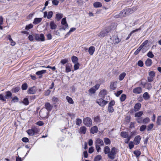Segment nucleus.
I'll return each instance as SVG.
<instances>
[{"mask_svg": "<svg viewBox=\"0 0 161 161\" xmlns=\"http://www.w3.org/2000/svg\"><path fill=\"white\" fill-rule=\"evenodd\" d=\"M102 158L101 156L100 155H98L96 156L94 158V161H100Z\"/></svg>", "mask_w": 161, "mask_h": 161, "instance_id": "46", "label": "nucleus"}, {"mask_svg": "<svg viewBox=\"0 0 161 161\" xmlns=\"http://www.w3.org/2000/svg\"><path fill=\"white\" fill-rule=\"evenodd\" d=\"M20 87L19 86H14L12 89L11 91L13 93H17L20 90Z\"/></svg>", "mask_w": 161, "mask_h": 161, "instance_id": "31", "label": "nucleus"}, {"mask_svg": "<svg viewBox=\"0 0 161 161\" xmlns=\"http://www.w3.org/2000/svg\"><path fill=\"white\" fill-rule=\"evenodd\" d=\"M156 124L158 125H161V116H158L157 119Z\"/></svg>", "mask_w": 161, "mask_h": 161, "instance_id": "39", "label": "nucleus"}, {"mask_svg": "<svg viewBox=\"0 0 161 161\" xmlns=\"http://www.w3.org/2000/svg\"><path fill=\"white\" fill-rule=\"evenodd\" d=\"M137 65L138 66L142 67L143 66L144 64L142 61L140 60L137 62Z\"/></svg>", "mask_w": 161, "mask_h": 161, "instance_id": "60", "label": "nucleus"}, {"mask_svg": "<svg viewBox=\"0 0 161 161\" xmlns=\"http://www.w3.org/2000/svg\"><path fill=\"white\" fill-rule=\"evenodd\" d=\"M22 102L25 105H28L29 103L28 98L27 97L24 98Z\"/></svg>", "mask_w": 161, "mask_h": 161, "instance_id": "43", "label": "nucleus"}, {"mask_svg": "<svg viewBox=\"0 0 161 161\" xmlns=\"http://www.w3.org/2000/svg\"><path fill=\"white\" fill-rule=\"evenodd\" d=\"M141 107V104L139 103H138L135 104L134 107V110L136 112L140 109Z\"/></svg>", "mask_w": 161, "mask_h": 161, "instance_id": "20", "label": "nucleus"}, {"mask_svg": "<svg viewBox=\"0 0 161 161\" xmlns=\"http://www.w3.org/2000/svg\"><path fill=\"white\" fill-rule=\"evenodd\" d=\"M66 99L69 103L71 104H73L74 103V101H73L72 98L68 96H66Z\"/></svg>", "mask_w": 161, "mask_h": 161, "instance_id": "38", "label": "nucleus"}, {"mask_svg": "<svg viewBox=\"0 0 161 161\" xmlns=\"http://www.w3.org/2000/svg\"><path fill=\"white\" fill-rule=\"evenodd\" d=\"M141 139V137L140 135H138L136 136L134 140V144L136 145L139 144L140 143Z\"/></svg>", "mask_w": 161, "mask_h": 161, "instance_id": "14", "label": "nucleus"}, {"mask_svg": "<svg viewBox=\"0 0 161 161\" xmlns=\"http://www.w3.org/2000/svg\"><path fill=\"white\" fill-rule=\"evenodd\" d=\"M33 25L32 24H30L25 26V29L26 30H28L33 27Z\"/></svg>", "mask_w": 161, "mask_h": 161, "instance_id": "47", "label": "nucleus"}, {"mask_svg": "<svg viewBox=\"0 0 161 161\" xmlns=\"http://www.w3.org/2000/svg\"><path fill=\"white\" fill-rule=\"evenodd\" d=\"M61 24L62 25L64 26L62 27V29L64 30H65L66 28H68V24L67 23L66 18H63L62 19Z\"/></svg>", "mask_w": 161, "mask_h": 161, "instance_id": "11", "label": "nucleus"}, {"mask_svg": "<svg viewBox=\"0 0 161 161\" xmlns=\"http://www.w3.org/2000/svg\"><path fill=\"white\" fill-rule=\"evenodd\" d=\"M19 101V98L18 97L16 96H15L11 100V102H12L15 103V102H17Z\"/></svg>", "mask_w": 161, "mask_h": 161, "instance_id": "57", "label": "nucleus"}, {"mask_svg": "<svg viewBox=\"0 0 161 161\" xmlns=\"http://www.w3.org/2000/svg\"><path fill=\"white\" fill-rule=\"evenodd\" d=\"M103 152L105 154H107L108 157L109 159L114 160L118 152V150L115 147H112L110 149L108 146H106L104 147Z\"/></svg>", "mask_w": 161, "mask_h": 161, "instance_id": "1", "label": "nucleus"}, {"mask_svg": "<svg viewBox=\"0 0 161 161\" xmlns=\"http://www.w3.org/2000/svg\"><path fill=\"white\" fill-rule=\"evenodd\" d=\"M127 139H125V143H128L131 139V137L130 136H128V137H127Z\"/></svg>", "mask_w": 161, "mask_h": 161, "instance_id": "62", "label": "nucleus"}, {"mask_svg": "<svg viewBox=\"0 0 161 161\" xmlns=\"http://www.w3.org/2000/svg\"><path fill=\"white\" fill-rule=\"evenodd\" d=\"M72 66L71 64H67L65 66V71L67 73H68L71 71V68Z\"/></svg>", "mask_w": 161, "mask_h": 161, "instance_id": "19", "label": "nucleus"}, {"mask_svg": "<svg viewBox=\"0 0 161 161\" xmlns=\"http://www.w3.org/2000/svg\"><path fill=\"white\" fill-rule=\"evenodd\" d=\"M155 72L154 71H151L149 73V76L147 77V80L149 82H152L153 81L155 77Z\"/></svg>", "mask_w": 161, "mask_h": 161, "instance_id": "6", "label": "nucleus"}, {"mask_svg": "<svg viewBox=\"0 0 161 161\" xmlns=\"http://www.w3.org/2000/svg\"><path fill=\"white\" fill-rule=\"evenodd\" d=\"M129 147L130 149H131L134 147V144L133 142L132 141L130 142L129 144Z\"/></svg>", "mask_w": 161, "mask_h": 161, "instance_id": "59", "label": "nucleus"}, {"mask_svg": "<svg viewBox=\"0 0 161 161\" xmlns=\"http://www.w3.org/2000/svg\"><path fill=\"white\" fill-rule=\"evenodd\" d=\"M107 94V91L105 89H103L100 91L99 95L101 97L104 98L105 97V96Z\"/></svg>", "mask_w": 161, "mask_h": 161, "instance_id": "17", "label": "nucleus"}, {"mask_svg": "<svg viewBox=\"0 0 161 161\" xmlns=\"http://www.w3.org/2000/svg\"><path fill=\"white\" fill-rule=\"evenodd\" d=\"M94 121L96 122H100L101 121L100 117L99 116H97L94 118Z\"/></svg>", "mask_w": 161, "mask_h": 161, "instance_id": "50", "label": "nucleus"}, {"mask_svg": "<svg viewBox=\"0 0 161 161\" xmlns=\"http://www.w3.org/2000/svg\"><path fill=\"white\" fill-rule=\"evenodd\" d=\"M52 100L53 102L57 103L59 99L55 97H53L52 98Z\"/></svg>", "mask_w": 161, "mask_h": 161, "instance_id": "63", "label": "nucleus"}, {"mask_svg": "<svg viewBox=\"0 0 161 161\" xmlns=\"http://www.w3.org/2000/svg\"><path fill=\"white\" fill-rule=\"evenodd\" d=\"M122 92L123 91L122 90L118 91L117 92L115 93V96L117 97H118Z\"/></svg>", "mask_w": 161, "mask_h": 161, "instance_id": "64", "label": "nucleus"}, {"mask_svg": "<svg viewBox=\"0 0 161 161\" xmlns=\"http://www.w3.org/2000/svg\"><path fill=\"white\" fill-rule=\"evenodd\" d=\"M128 134L126 132L123 131L120 133V136L123 138H126L128 137Z\"/></svg>", "mask_w": 161, "mask_h": 161, "instance_id": "35", "label": "nucleus"}, {"mask_svg": "<svg viewBox=\"0 0 161 161\" xmlns=\"http://www.w3.org/2000/svg\"><path fill=\"white\" fill-rule=\"evenodd\" d=\"M28 87V86L27 83H25L22 84L21 86V89L23 90H26Z\"/></svg>", "mask_w": 161, "mask_h": 161, "instance_id": "42", "label": "nucleus"}, {"mask_svg": "<svg viewBox=\"0 0 161 161\" xmlns=\"http://www.w3.org/2000/svg\"><path fill=\"white\" fill-rule=\"evenodd\" d=\"M104 142L105 144L106 145H110L111 144V141L108 138H105L104 139Z\"/></svg>", "mask_w": 161, "mask_h": 161, "instance_id": "41", "label": "nucleus"}, {"mask_svg": "<svg viewBox=\"0 0 161 161\" xmlns=\"http://www.w3.org/2000/svg\"><path fill=\"white\" fill-rule=\"evenodd\" d=\"M108 110L109 113H112L114 111V109L112 106H108Z\"/></svg>", "mask_w": 161, "mask_h": 161, "instance_id": "55", "label": "nucleus"}, {"mask_svg": "<svg viewBox=\"0 0 161 161\" xmlns=\"http://www.w3.org/2000/svg\"><path fill=\"white\" fill-rule=\"evenodd\" d=\"M42 20V18H36L34 19L33 23L34 25H36L40 23Z\"/></svg>", "mask_w": 161, "mask_h": 161, "instance_id": "24", "label": "nucleus"}, {"mask_svg": "<svg viewBox=\"0 0 161 161\" xmlns=\"http://www.w3.org/2000/svg\"><path fill=\"white\" fill-rule=\"evenodd\" d=\"M126 75V73L125 72H123L121 73L119 76V80L120 81L122 80Z\"/></svg>", "mask_w": 161, "mask_h": 161, "instance_id": "34", "label": "nucleus"}, {"mask_svg": "<svg viewBox=\"0 0 161 161\" xmlns=\"http://www.w3.org/2000/svg\"><path fill=\"white\" fill-rule=\"evenodd\" d=\"M68 58H65L62 59L60 61V63L64 65V64L68 63Z\"/></svg>", "mask_w": 161, "mask_h": 161, "instance_id": "54", "label": "nucleus"}, {"mask_svg": "<svg viewBox=\"0 0 161 161\" xmlns=\"http://www.w3.org/2000/svg\"><path fill=\"white\" fill-rule=\"evenodd\" d=\"M45 107L48 111H50L52 109L53 106L49 103H46L45 105Z\"/></svg>", "mask_w": 161, "mask_h": 161, "instance_id": "15", "label": "nucleus"}, {"mask_svg": "<svg viewBox=\"0 0 161 161\" xmlns=\"http://www.w3.org/2000/svg\"><path fill=\"white\" fill-rule=\"evenodd\" d=\"M133 153L136 157H138L141 154V152L139 150H135Z\"/></svg>", "mask_w": 161, "mask_h": 161, "instance_id": "44", "label": "nucleus"}, {"mask_svg": "<svg viewBox=\"0 0 161 161\" xmlns=\"http://www.w3.org/2000/svg\"><path fill=\"white\" fill-rule=\"evenodd\" d=\"M74 64H75L74 66V70H77L79 69L80 67V64L79 63Z\"/></svg>", "mask_w": 161, "mask_h": 161, "instance_id": "53", "label": "nucleus"}, {"mask_svg": "<svg viewBox=\"0 0 161 161\" xmlns=\"http://www.w3.org/2000/svg\"><path fill=\"white\" fill-rule=\"evenodd\" d=\"M153 126L154 125L153 124H150L147 126V130L148 131L151 130L153 128Z\"/></svg>", "mask_w": 161, "mask_h": 161, "instance_id": "45", "label": "nucleus"}, {"mask_svg": "<svg viewBox=\"0 0 161 161\" xmlns=\"http://www.w3.org/2000/svg\"><path fill=\"white\" fill-rule=\"evenodd\" d=\"M87 130L86 127L84 126H81L80 129L79 131L80 132L81 134H86Z\"/></svg>", "mask_w": 161, "mask_h": 161, "instance_id": "21", "label": "nucleus"}, {"mask_svg": "<svg viewBox=\"0 0 161 161\" xmlns=\"http://www.w3.org/2000/svg\"><path fill=\"white\" fill-rule=\"evenodd\" d=\"M141 30V27H140L139 28L137 29L136 30H134L133 31H132L128 35V36L126 38V40H128L130 37V36H131L132 34L133 33L137 31H140Z\"/></svg>", "mask_w": 161, "mask_h": 161, "instance_id": "28", "label": "nucleus"}, {"mask_svg": "<svg viewBox=\"0 0 161 161\" xmlns=\"http://www.w3.org/2000/svg\"><path fill=\"white\" fill-rule=\"evenodd\" d=\"M96 102L101 107L104 106L108 103L103 100V98L97 100Z\"/></svg>", "mask_w": 161, "mask_h": 161, "instance_id": "9", "label": "nucleus"}, {"mask_svg": "<svg viewBox=\"0 0 161 161\" xmlns=\"http://www.w3.org/2000/svg\"><path fill=\"white\" fill-rule=\"evenodd\" d=\"M143 97L145 100H147L150 99V96L147 92H146L143 94Z\"/></svg>", "mask_w": 161, "mask_h": 161, "instance_id": "29", "label": "nucleus"}, {"mask_svg": "<svg viewBox=\"0 0 161 161\" xmlns=\"http://www.w3.org/2000/svg\"><path fill=\"white\" fill-rule=\"evenodd\" d=\"M147 56L149 58H153L154 57V55L153 53L151 51H149L147 54Z\"/></svg>", "mask_w": 161, "mask_h": 161, "instance_id": "51", "label": "nucleus"}, {"mask_svg": "<svg viewBox=\"0 0 161 161\" xmlns=\"http://www.w3.org/2000/svg\"><path fill=\"white\" fill-rule=\"evenodd\" d=\"M126 98V96L125 94H122L120 98L121 102H123L125 101Z\"/></svg>", "mask_w": 161, "mask_h": 161, "instance_id": "40", "label": "nucleus"}, {"mask_svg": "<svg viewBox=\"0 0 161 161\" xmlns=\"http://www.w3.org/2000/svg\"><path fill=\"white\" fill-rule=\"evenodd\" d=\"M98 131V128L97 126L95 125L92 127L90 130V132L92 134L97 133Z\"/></svg>", "mask_w": 161, "mask_h": 161, "instance_id": "18", "label": "nucleus"}, {"mask_svg": "<svg viewBox=\"0 0 161 161\" xmlns=\"http://www.w3.org/2000/svg\"><path fill=\"white\" fill-rule=\"evenodd\" d=\"M71 60L73 63H78V58L77 57L73 56L71 57Z\"/></svg>", "mask_w": 161, "mask_h": 161, "instance_id": "32", "label": "nucleus"}, {"mask_svg": "<svg viewBox=\"0 0 161 161\" xmlns=\"http://www.w3.org/2000/svg\"><path fill=\"white\" fill-rule=\"evenodd\" d=\"M102 6L101 3L99 2H96L93 4V6L95 8L101 7Z\"/></svg>", "mask_w": 161, "mask_h": 161, "instance_id": "30", "label": "nucleus"}, {"mask_svg": "<svg viewBox=\"0 0 161 161\" xmlns=\"http://www.w3.org/2000/svg\"><path fill=\"white\" fill-rule=\"evenodd\" d=\"M50 26L51 29L52 30H55L57 27V25L53 21L50 22Z\"/></svg>", "mask_w": 161, "mask_h": 161, "instance_id": "22", "label": "nucleus"}, {"mask_svg": "<svg viewBox=\"0 0 161 161\" xmlns=\"http://www.w3.org/2000/svg\"><path fill=\"white\" fill-rule=\"evenodd\" d=\"M40 129L36 126H32L31 129H28L26 131L28 135L30 136H32L37 135L40 132Z\"/></svg>", "mask_w": 161, "mask_h": 161, "instance_id": "2", "label": "nucleus"}, {"mask_svg": "<svg viewBox=\"0 0 161 161\" xmlns=\"http://www.w3.org/2000/svg\"><path fill=\"white\" fill-rule=\"evenodd\" d=\"M83 123L87 127H90L92 125V120L90 117H86L83 119Z\"/></svg>", "mask_w": 161, "mask_h": 161, "instance_id": "5", "label": "nucleus"}, {"mask_svg": "<svg viewBox=\"0 0 161 161\" xmlns=\"http://www.w3.org/2000/svg\"><path fill=\"white\" fill-rule=\"evenodd\" d=\"M27 97H28V98H29V99L31 101L35 99L36 98V96L35 95L28 96H27Z\"/></svg>", "mask_w": 161, "mask_h": 161, "instance_id": "61", "label": "nucleus"}, {"mask_svg": "<svg viewBox=\"0 0 161 161\" xmlns=\"http://www.w3.org/2000/svg\"><path fill=\"white\" fill-rule=\"evenodd\" d=\"M152 64V60L150 58H147L145 62V64L147 67L150 66Z\"/></svg>", "mask_w": 161, "mask_h": 161, "instance_id": "27", "label": "nucleus"}, {"mask_svg": "<svg viewBox=\"0 0 161 161\" xmlns=\"http://www.w3.org/2000/svg\"><path fill=\"white\" fill-rule=\"evenodd\" d=\"M131 10L130 8H127L126 9H124L122 11L120 12V13L116 15L115 16L116 18H119L123 17H125L126 15V12H131Z\"/></svg>", "mask_w": 161, "mask_h": 161, "instance_id": "4", "label": "nucleus"}, {"mask_svg": "<svg viewBox=\"0 0 161 161\" xmlns=\"http://www.w3.org/2000/svg\"><path fill=\"white\" fill-rule=\"evenodd\" d=\"M53 14V12L51 11L49 12L48 14L47 11H45L44 13L43 17L44 18H46L47 17V18L49 19L52 17Z\"/></svg>", "mask_w": 161, "mask_h": 161, "instance_id": "10", "label": "nucleus"}, {"mask_svg": "<svg viewBox=\"0 0 161 161\" xmlns=\"http://www.w3.org/2000/svg\"><path fill=\"white\" fill-rule=\"evenodd\" d=\"M115 82H111L110 83V88L111 90H115L116 88V87L115 85Z\"/></svg>", "mask_w": 161, "mask_h": 161, "instance_id": "33", "label": "nucleus"}, {"mask_svg": "<svg viewBox=\"0 0 161 161\" xmlns=\"http://www.w3.org/2000/svg\"><path fill=\"white\" fill-rule=\"evenodd\" d=\"M143 112L142 111H140L136 113L135 114V117H140L143 114Z\"/></svg>", "mask_w": 161, "mask_h": 161, "instance_id": "37", "label": "nucleus"}, {"mask_svg": "<svg viewBox=\"0 0 161 161\" xmlns=\"http://www.w3.org/2000/svg\"><path fill=\"white\" fill-rule=\"evenodd\" d=\"M150 121L149 118L148 117H146L143 120V122L145 124H147Z\"/></svg>", "mask_w": 161, "mask_h": 161, "instance_id": "48", "label": "nucleus"}, {"mask_svg": "<svg viewBox=\"0 0 161 161\" xmlns=\"http://www.w3.org/2000/svg\"><path fill=\"white\" fill-rule=\"evenodd\" d=\"M95 145H99L102 146L104 145V144L102 140L100 138H97L96 139L95 142Z\"/></svg>", "mask_w": 161, "mask_h": 161, "instance_id": "13", "label": "nucleus"}, {"mask_svg": "<svg viewBox=\"0 0 161 161\" xmlns=\"http://www.w3.org/2000/svg\"><path fill=\"white\" fill-rule=\"evenodd\" d=\"M112 30L110 26H108L101 31L98 36L100 37H103L107 35V34L110 32Z\"/></svg>", "mask_w": 161, "mask_h": 161, "instance_id": "3", "label": "nucleus"}, {"mask_svg": "<svg viewBox=\"0 0 161 161\" xmlns=\"http://www.w3.org/2000/svg\"><path fill=\"white\" fill-rule=\"evenodd\" d=\"M147 126L145 125H142L140 127V130L141 131H143L146 129V128Z\"/></svg>", "mask_w": 161, "mask_h": 161, "instance_id": "56", "label": "nucleus"}, {"mask_svg": "<svg viewBox=\"0 0 161 161\" xmlns=\"http://www.w3.org/2000/svg\"><path fill=\"white\" fill-rule=\"evenodd\" d=\"M5 99H8L11 97L12 93L11 92L8 91L5 92Z\"/></svg>", "mask_w": 161, "mask_h": 161, "instance_id": "26", "label": "nucleus"}, {"mask_svg": "<svg viewBox=\"0 0 161 161\" xmlns=\"http://www.w3.org/2000/svg\"><path fill=\"white\" fill-rule=\"evenodd\" d=\"M142 92V89L140 87H137L134 88L133 90V92L136 94H140Z\"/></svg>", "mask_w": 161, "mask_h": 161, "instance_id": "12", "label": "nucleus"}, {"mask_svg": "<svg viewBox=\"0 0 161 161\" xmlns=\"http://www.w3.org/2000/svg\"><path fill=\"white\" fill-rule=\"evenodd\" d=\"M63 17V14H58L56 15V19L57 21H59Z\"/></svg>", "mask_w": 161, "mask_h": 161, "instance_id": "36", "label": "nucleus"}, {"mask_svg": "<svg viewBox=\"0 0 161 161\" xmlns=\"http://www.w3.org/2000/svg\"><path fill=\"white\" fill-rule=\"evenodd\" d=\"M100 85L99 84H97L95 85L94 86L88 90L89 93L91 94H94L95 92L100 87Z\"/></svg>", "mask_w": 161, "mask_h": 161, "instance_id": "7", "label": "nucleus"}, {"mask_svg": "<svg viewBox=\"0 0 161 161\" xmlns=\"http://www.w3.org/2000/svg\"><path fill=\"white\" fill-rule=\"evenodd\" d=\"M112 40L113 43L115 45L118 44L121 41V40L118 38L117 36H113Z\"/></svg>", "mask_w": 161, "mask_h": 161, "instance_id": "16", "label": "nucleus"}, {"mask_svg": "<svg viewBox=\"0 0 161 161\" xmlns=\"http://www.w3.org/2000/svg\"><path fill=\"white\" fill-rule=\"evenodd\" d=\"M46 72V70H42L40 71H39L36 72V74L37 75H41L40 76H39V78H41L42 77V75L43 74H45Z\"/></svg>", "mask_w": 161, "mask_h": 161, "instance_id": "25", "label": "nucleus"}, {"mask_svg": "<svg viewBox=\"0 0 161 161\" xmlns=\"http://www.w3.org/2000/svg\"><path fill=\"white\" fill-rule=\"evenodd\" d=\"M37 90L36 87L35 86H33L28 89L27 92L29 94H33L36 93Z\"/></svg>", "mask_w": 161, "mask_h": 161, "instance_id": "8", "label": "nucleus"}, {"mask_svg": "<svg viewBox=\"0 0 161 161\" xmlns=\"http://www.w3.org/2000/svg\"><path fill=\"white\" fill-rule=\"evenodd\" d=\"M95 51V48L94 46H91L89 47L88 50V52L89 54L92 55L93 54Z\"/></svg>", "mask_w": 161, "mask_h": 161, "instance_id": "23", "label": "nucleus"}, {"mask_svg": "<svg viewBox=\"0 0 161 161\" xmlns=\"http://www.w3.org/2000/svg\"><path fill=\"white\" fill-rule=\"evenodd\" d=\"M95 146L96 149L98 153L101 151V147L100 145H95Z\"/></svg>", "mask_w": 161, "mask_h": 161, "instance_id": "58", "label": "nucleus"}, {"mask_svg": "<svg viewBox=\"0 0 161 161\" xmlns=\"http://www.w3.org/2000/svg\"><path fill=\"white\" fill-rule=\"evenodd\" d=\"M45 41V37L43 34L39 35V41Z\"/></svg>", "mask_w": 161, "mask_h": 161, "instance_id": "49", "label": "nucleus"}, {"mask_svg": "<svg viewBox=\"0 0 161 161\" xmlns=\"http://www.w3.org/2000/svg\"><path fill=\"white\" fill-rule=\"evenodd\" d=\"M82 122V120L79 118L76 119V125H80Z\"/></svg>", "mask_w": 161, "mask_h": 161, "instance_id": "52", "label": "nucleus"}]
</instances>
